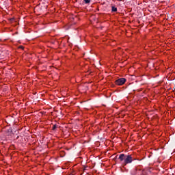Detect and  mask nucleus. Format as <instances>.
Segmentation results:
<instances>
[{
    "label": "nucleus",
    "mask_w": 175,
    "mask_h": 175,
    "mask_svg": "<svg viewBox=\"0 0 175 175\" xmlns=\"http://www.w3.org/2000/svg\"><path fill=\"white\" fill-rule=\"evenodd\" d=\"M126 81V79L125 78H120L115 81V84H116V85H124Z\"/></svg>",
    "instance_id": "nucleus-2"
},
{
    "label": "nucleus",
    "mask_w": 175,
    "mask_h": 175,
    "mask_svg": "<svg viewBox=\"0 0 175 175\" xmlns=\"http://www.w3.org/2000/svg\"><path fill=\"white\" fill-rule=\"evenodd\" d=\"M84 1H85V0H83Z\"/></svg>",
    "instance_id": "nucleus-8"
},
{
    "label": "nucleus",
    "mask_w": 175,
    "mask_h": 175,
    "mask_svg": "<svg viewBox=\"0 0 175 175\" xmlns=\"http://www.w3.org/2000/svg\"><path fill=\"white\" fill-rule=\"evenodd\" d=\"M57 129V124H54L52 127V131H55Z\"/></svg>",
    "instance_id": "nucleus-4"
},
{
    "label": "nucleus",
    "mask_w": 175,
    "mask_h": 175,
    "mask_svg": "<svg viewBox=\"0 0 175 175\" xmlns=\"http://www.w3.org/2000/svg\"><path fill=\"white\" fill-rule=\"evenodd\" d=\"M91 2V0H85V3L88 4Z\"/></svg>",
    "instance_id": "nucleus-5"
},
{
    "label": "nucleus",
    "mask_w": 175,
    "mask_h": 175,
    "mask_svg": "<svg viewBox=\"0 0 175 175\" xmlns=\"http://www.w3.org/2000/svg\"><path fill=\"white\" fill-rule=\"evenodd\" d=\"M118 159L124 166H126V165L133 162V157H132L131 154H120Z\"/></svg>",
    "instance_id": "nucleus-1"
},
{
    "label": "nucleus",
    "mask_w": 175,
    "mask_h": 175,
    "mask_svg": "<svg viewBox=\"0 0 175 175\" xmlns=\"http://www.w3.org/2000/svg\"><path fill=\"white\" fill-rule=\"evenodd\" d=\"M84 1H85V0H83Z\"/></svg>",
    "instance_id": "nucleus-7"
},
{
    "label": "nucleus",
    "mask_w": 175,
    "mask_h": 175,
    "mask_svg": "<svg viewBox=\"0 0 175 175\" xmlns=\"http://www.w3.org/2000/svg\"><path fill=\"white\" fill-rule=\"evenodd\" d=\"M111 12H117V8L115 6L111 7Z\"/></svg>",
    "instance_id": "nucleus-3"
},
{
    "label": "nucleus",
    "mask_w": 175,
    "mask_h": 175,
    "mask_svg": "<svg viewBox=\"0 0 175 175\" xmlns=\"http://www.w3.org/2000/svg\"><path fill=\"white\" fill-rule=\"evenodd\" d=\"M21 49H23V46H21Z\"/></svg>",
    "instance_id": "nucleus-6"
}]
</instances>
